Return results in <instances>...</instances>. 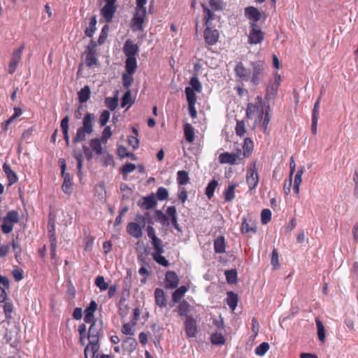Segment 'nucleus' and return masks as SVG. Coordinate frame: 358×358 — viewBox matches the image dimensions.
Segmentation results:
<instances>
[{
  "label": "nucleus",
  "mask_w": 358,
  "mask_h": 358,
  "mask_svg": "<svg viewBox=\"0 0 358 358\" xmlns=\"http://www.w3.org/2000/svg\"><path fill=\"white\" fill-rule=\"evenodd\" d=\"M245 180L248 185L249 191L255 189L257 187L259 177L256 167V162L251 163L248 166L246 172Z\"/></svg>",
  "instance_id": "4"
},
{
  "label": "nucleus",
  "mask_w": 358,
  "mask_h": 358,
  "mask_svg": "<svg viewBox=\"0 0 358 358\" xmlns=\"http://www.w3.org/2000/svg\"><path fill=\"white\" fill-rule=\"evenodd\" d=\"M133 74H129L126 72L122 75V84L124 88L127 90L129 89L134 82Z\"/></svg>",
  "instance_id": "54"
},
{
  "label": "nucleus",
  "mask_w": 358,
  "mask_h": 358,
  "mask_svg": "<svg viewBox=\"0 0 358 358\" xmlns=\"http://www.w3.org/2000/svg\"><path fill=\"white\" fill-rule=\"evenodd\" d=\"M234 73L237 80L248 82L250 77V69H248L242 62H238L234 66Z\"/></svg>",
  "instance_id": "8"
},
{
  "label": "nucleus",
  "mask_w": 358,
  "mask_h": 358,
  "mask_svg": "<svg viewBox=\"0 0 358 358\" xmlns=\"http://www.w3.org/2000/svg\"><path fill=\"white\" fill-rule=\"evenodd\" d=\"M280 76L278 73H276L274 76V80L268 83L266 88L267 96H273L277 94L280 84Z\"/></svg>",
  "instance_id": "17"
},
{
  "label": "nucleus",
  "mask_w": 358,
  "mask_h": 358,
  "mask_svg": "<svg viewBox=\"0 0 358 358\" xmlns=\"http://www.w3.org/2000/svg\"><path fill=\"white\" fill-rule=\"evenodd\" d=\"M188 290V288L186 286H180L177 288L172 294V300L174 303H178L180 301L181 299L184 296L185 294Z\"/></svg>",
  "instance_id": "31"
},
{
  "label": "nucleus",
  "mask_w": 358,
  "mask_h": 358,
  "mask_svg": "<svg viewBox=\"0 0 358 358\" xmlns=\"http://www.w3.org/2000/svg\"><path fill=\"white\" fill-rule=\"evenodd\" d=\"M97 309V303L95 301H91L89 306L85 310L84 321L85 323H91L93 321H98L94 319V312Z\"/></svg>",
  "instance_id": "16"
},
{
  "label": "nucleus",
  "mask_w": 358,
  "mask_h": 358,
  "mask_svg": "<svg viewBox=\"0 0 358 358\" xmlns=\"http://www.w3.org/2000/svg\"><path fill=\"white\" fill-rule=\"evenodd\" d=\"M156 196L159 201H165L169 197L168 190L164 187H159L156 193Z\"/></svg>",
  "instance_id": "60"
},
{
  "label": "nucleus",
  "mask_w": 358,
  "mask_h": 358,
  "mask_svg": "<svg viewBox=\"0 0 358 358\" xmlns=\"http://www.w3.org/2000/svg\"><path fill=\"white\" fill-rule=\"evenodd\" d=\"M102 141L100 138H92L90 141V148L96 155H101L103 153Z\"/></svg>",
  "instance_id": "25"
},
{
  "label": "nucleus",
  "mask_w": 358,
  "mask_h": 358,
  "mask_svg": "<svg viewBox=\"0 0 358 358\" xmlns=\"http://www.w3.org/2000/svg\"><path fill=\"white\" fill-rule=\"evenodd\" d=\"M210 341L213 345H222L225 343L226 339L222 333L215 332L212 334L210 336Z\"/></svg>",
  "instance_id": "38"
},
{
  "label": "nucleus",
  "mask_w": 358,
  "mask_h": 358,
  "mask_svg": "<svg viewBox=\"0 0 358 358\" xmlns=\"http://www.w3.org/2000/svg\"><path fill=\"white\" fill-rule=\"evenodd\" d=\"M226 244L224 236H220L214 241V250L216 253H224Z\"/></svg>",
  "instance_id": "30"
},
{
  "label": "nucleus",
  "mask_w": 358,
  "mask_h": 358,
  "mask_svg": "<svg viewBox=\"0 0 358 358\" xmlns=\"http://www.w3.org/2000/svg\"><path fill=\"white\" fill-rule=\"evenodd\" d=\"M134 103V99H133L131 96V92L129 89L127 90L126 92L124 94L123 97L122 99L121 106L124 108L127 104H129V107L131 106Z\"/></svg>",
  "instance_id": "44"
},
{
  "label": "nucleus",
  "mask_w": 358,
  "mask_h": 358,
  "mask_svg": "<svg viewBox=\"0 0 358 358\" xmlns=\"http://www.w3.org/2000/svg\"><path fill=\"white\" fill-rule=\"evenodd\" d=\"M184 135L186 141L188 143L194 142L195 138L194 128L189 123H186L184 125Z\"/></svg>",
  "instance_id": "33"
},
{
  "label": "nucleus",
  "mask_w": 358,
  "mask_h": 358,
  "mask_svg": "<svg viewBox=\"0 0 358 358\" xmlns=\"http://www.w3.org/2000/svg\"><path fill=\"white\" fill-rule=\"evenodd\" d=\"M69 117L68 115L65 116L61 121V129L62 131L64 138L68 145L69 144Z\"/></svg>",
  "instance_id": "28"
},
{
  "label": "nucleus",
  "mask_w": 358,
  "mask_h": 358,
  "mask_svg": "<svg viewBox=\"0 0 358 358\" xmlns=\"http://www.w3.org/2000/svg\"><path fill=\"white\" fill-rule=\"evenodd\" d=\"M108 31H109V27L108 25L107 24H105L102 29H101V31L100 33V35L99 36V39H98V44L99 45H102L105 43L107 37H108Z\"/></svg>",
  "instance_id": "59"
},
{
  "label": "nucleus",
  "mask_w": 358,
  "mask_h": 358,
  "mask_svg": "<svg viewBox=\"0 0 358 358\" xmlns=\"http://www.w3.org/2000/svg\"><path fill=\"white\" fill-rule=\"evenodd\" d=\"M90 89L88 85L85 86L83 87L78 92V99L80 103H85L87 102L90 98Z\"/></svg>",
  "instance_id": "35"
},
{
  "label": "nucleus",
  "mask_w": 358,
  "mask_h": 358,
  "mask_svg": "<svg viewBox=\"0 0 358 358\" xmlns=\"http://www.w3.org/2000/svg\"><path fill=\"white\" fill-rule=\"evenodd\" d=\"M117 154L120 158H126L129 157L133 160H136V157L135 155L132 152H128L126 147L121 145L117 148Z\"/></svg>",
  "instance_id": "42"
},
{
  "label": "nucleus",
  "mask_w": 358,
  "mask_h": 358,
  "mask_svg": "<svg viewBox=\"0 0 358 358\" xmlns=\"http://www.w3.org/2000/svg\"><path fill=\"white\" fill-rule=\"evenodd\" d=\"M123 52L127 57H136L138 53V47L131 40L128 39L123 46Z\"/></svg>",
  "instance_id": "13"
},
{
  "label": "nucleus",
  "mask_w": 358,
  "mask_h": 358,
  "mask_svg": "<svg viewBox=\"0 0 358 358\" xmlns=\"http://www.w3.org/2000/svg\"><path fill=\"white\" fill-rule=\"evenodd\" d=\"M264 38V33L262 31L259 25L255 23H251L250 25V31L248 35V43L250 44L261 43Z\"/></svg>",
  "instance_id": "7"
},
{
  "label": "nucleus",
  "mask_w": 358,
  "mask_h": 358,
  "mask_svg": "<svg viewBox=\"0 0 358 358\" xmlns=\"http://www.w3.org/2000/svg\"><path fill=\"white\" fill-rule=\"evenodd\" d=\"M2 168L8 179V186H11L18 181V176H17L16 173L11 169L10 165L8 163H4Z\"/></svg>",
  "instance_id": "19"
},
{
  "label": "nucleus",
  "mask_w": 358,
  "mask_h": 358,
  "mask_svg": "<svg viewBox=\"0 0 358 358\" xmlns=\"http://www.w3.org/2000/svg\"><path fill=\"white\" fill-rule=\"evenodd\" d=\"M14 224H15V223H13L12 222H9L6 219L3 218V222L1 226V231L5 234H10L13 229Z\"/></svg>",
  "instance_id": "53"
},
{
  "label": "nucleus",
  "mask_w": 358,
  "mask_h": 358,
  "mask_svg": "<svg viewBox=\"0 0 358 358\" xmlns=\"http://www.w3.org/2000/svg\"><path fill=\"white\" fill-rule=\"evenodd\" d=\"M146 17V10L136 8V13L131 20V27L134 31H142L143 24Z\"/></svg>",
  "instance_id": "9"
},
{
  "label": "nucleus",
  "mask_w": 358,
  "mask_h": 358,
  "mask_svg": "<svg viewBox=\"0 0 358 358\" xmlns=\"http://www.w3.org/2000/svg\"><path fill=\"white\" fill-rule=\"evenodd\" d=\"M203 10V21L206 29L203 31V38L206 45H213L219 39L220 34L217 29L210 27L211 21L214 20L215 15L205 4L201 5Z\"/></svg>",
  "instance_id": "1"
},
{
  "label": "nucleus",
  "mask_w": 358,
  "mask_h": 358,
  "mask_svg": "<svg viewBox=\"0 0 358 358\" xmlns=\"http://www.w3.org/2000/svg\"><path fill=\"white\" fill-rule=\"evenodd\" d=\"M85 62L87 66L91 68L98 64V59L94 52H85Z\"/></svg>",
  "instance_id": "37"
},
{
  "label": "nucleus",
  "mask_w": 358,
  "mask_h": 358,
  "mask_svg": "<svg viewBox=\"0 0 358 358\" xmlns=\"http://www.w3.org/2000/svg\"><path fill=\"white\" fill-rule=\"evenodd\" d=\"M3 218L6 219L9 222L17 224L19 222V213L17 210H10L6 213Z\"/></svg>",
  "instance_id": "58"
},
{
  "label": "nucleus",
  "mask_w": 358,
  "mask_h": 358,
  "mask_svg": "<svg viewBox=\"0 0 358 358\" xmlns=\"http://www.w3.org/2000/svg\"><path fill=\"white\" fill-rule=\"evenodd\" d=\"M62 176L64 178V182L62 185V189L65 194H71L73 186L71 176L69 173H66Z\"/></svg>",
  "instance_id": "26"
},
{
  "label": "nucleus",
  "mask_w": 358,
  "mask_h": 358,
  "mask_svg": "<svg viewBox=\"0 0 358 358\" xmlns=\"http://www.w3.org/2000/svg\"><path fill=\"white\" fill-rule=\"evenodd\" d=\"M136 169V165L131 163H127L123 165L122 167V174L124 180H126L128 174L135 171Z\"/></svg>",
  "instance_id": "51"
},
{
  "label": "nucleus",
  "mask_w": 358,
  "mask_h": 358,
  "mask_svg": "<svg viewBox=\"0 0 358 358\" xmlns=\"http://www.w3.org/2000/svg\"><path fill=\"white\" fill-rule=\"evenodd\" d=\"M189 84L191 85V88L193 89L194 91L201 92L202 90V85L198 78L196 73H194V76L190 78Z\"/></svg>",
  "instance_id": "45"
},
{
  "label": "nucleus",
  "mask_w": 358,
  "mask_h": 358,
  "mask_svg": "<svg viewBox=\"0 0 358 358\" xmlns=\"http://www.w3.org/2000/svg\"><path fill=\"white\" fill-rule=\"evenodd\" d=\"M244 14L245 17L249 20V24L251 23H255L261 19L262 13L260 11L254 6H248L244 10Z\"/></svg>",
  "instance_id": "12"
},
{
  "label": "nucleus",
  "mask_w": 358,
  "mask_h": 358,
  "mask_svg": "<svg viewBox=\"0 0 358 358\" xmlns=\"http://www.w3.org/2000/svg\"><path fill=\"white\" fill-rule=\"evenodd\" d=\"M209 6L211 8V11H220L222 10L225 3L223 0H209Z\"/></svg>",
  "instance_id": "43"
},
{
  "label": "nucleus",
  "mask_w": 358,
  "mask_h": 358,
  "mask_svg": "<svg viewBox=\"0 0 358 358\" xmlns=\"http://www.w3.org/2000/svg\"><path fill=\"white\" fill-rule=\"evenodd\" d=\"M270 345L266 342H263L257 347H256L255 350V352L257 355L262 357L264 356L269 350Z\"/></svg>",
  "instance_id": "48"
},
{
  "label": "nucleus",
  "mask_w": 358,
  "mask_h": 358,
  "mask_svg": "<svg viewBox=\"0 0 358 358\" xmlns=\"http://www.w3.org/2000/svg\"><path fill=\"white\" fill-rule=\"evenodd\" d=\"M155 300L156 304L160 308L166 306V299L163 289L157 288L155 290Z\"/></svg>",
  "instance_id": "24"
},
{
  "label": "nucleus",
  "mask_w": 358,
  "mask_h": 358,
  "mask_svg": "<svg viewBox=\"0 0 358 358\" xmlns=\"http://www.w3.org/2000/svg\"><path fill=\"white\" fill-rule=\"evenodd\" d=\"M271 264L275 269L280 266L278 252L276 248H273L272 251Z\"/></svg>",
  "instance_id": "64"
},
{
  "label": "nucleus",
  "mask_w": 358,
  "mask_h": 358,
  "mask_svg": "<svg viewBox=\"0 0 358 358\" xmlns=\"http://www.w3.org/2000/svg\"><path fill=\"white\" fill-rule=\"evenodd\" d=\"M163 252H153L152 257L153 259L159 264L167 267L169 266V261L162 255Z\"/></svg>",
  "instance_id": "47"
},
{
  "label": "nucleus",
  "mask_w": 358,
  "mask_h": 358,
  "mask_svg": "<svg viewBox=\"0 0 358 358\" xmlns=\"http://www.w3.org/2000/svg\"><path fill=\"white\" fill-rule=\"evenodd\" d=\"M236 134L239 136H243L246 133L245 124L243 120H237L236 125Z\"/></svg>",
  "instance_id": "56"
},
{
  "label": "nucleus",
  "mask_w": 358,
  "mask_h": 358,
  "mask_svg": "<svg viewBox=\"0 0 358 358\" xmlns=\"http://www.w3.org/2000/svg\"><path fill=\"white\" fill-rule=\"evenodd\" d=\"M185 331L187 338H194L198 332L196 320L192 317H187L184 321Z\"/></svg>",
  "instance_id": "10"
},
{
  "label": "nucleus",
  "mask_w": 358,
  "mask_h": 358,
  "mask_svg": "<svg viewBox=\"0 0 358 358\" xmlns=\"http://www.w3.org/2000/svg\"><path fill=\"white\" fill-rule=\"evenodd\" d=\"M127 231L136 238H140L143 236L142 228L136 222H129L127 226Z\"/></svg>",
  "instance_id": "20"
},
{
  "label": "nucleus",
  "mask_w": 358,
  "mask_h": 358,
  "mask_svg": "<svg viewBox=\"0 0 358 358\" xmlns=\"http://www.w3.org/2000/svg\"><path fill=\"white\" fill-rule=\"evenodd\" d=\"M126 72L134 74L137 69L136 57H127L125 61Z\"/></svg>",
  "instance_id": "29"
},
{
  "label": "nucleus",
  "mask_w": 358,
  "mask_h": 358,
  "mask_svg": "<svg viewBox=\"0 0 358 358\" xmlns=\"http://www.w3.org/2000/svg\"><path fill=\"white\" fill-rule=\"evenodd\" d=\"M117 0H104L105 5L100 10L101 17L107 23L112 22L117 6L115 5Z\"/></svg>",
  "instance_id": "5"
},
{
  "label": "nucleus",
  "mask_w": 358,
  "mask_h": 358,
  "mask_svg": "<svg viewBox=\"0 0 358 358\" xmlns=\"http://www.w3.org/2000/svg\"><path fill=\"white\" fill-rule=\"evenodd\" d=\"M257 231L255 222L252 219L244 218L241 224V232L243 234H255Z\"/></svg>",
  "instance_id": "18"
},
{
  "label": "nucleus",
  "mask_w": 358,
  "mask_h": 358,
  "mask_svg": "<svg viewBox=\"0 0 358 358\" xmlns=\"http://www.w3.org/2000/svg\"><path fill=\"white\" fill-rule=\"evenodd\" d=\"M188 104H195L196 102V96L193 89L187 87L185 90Z\"/></svg>",
  "instance_id": "49"
},
{
  "label": "nucleus",
  "mask_w": 358,
  "mask_h": 358,
  "mask_svg": "<svg viewBox=\"0 0 358 358\" xmlns=\"http://www.w3.org/2000/svg\"><path fill=\"white\" fill-rule=\"evenodd\" d=\"M99 344L90 343L85 349V358H99Z\"/></svg>",
  "instance_id": "21"
},
{
  "label": "nucleus",
  "mask_w": 358,
  "mask_h": 358,
  "mask_svg": "<svg viewBox=\"0 0 358 358\" xmlns=\"http://www.w3.org/2000/svg\"><path fill=\"white\" fill-rule=\"evenodd\" d=\"M14 310V306L11 301H6L3 305V313L6 319H11V313Z\"/></svg>",
  "instance_id": "57"
},
{
  "label": "nucleus",
  "mask_w": 358,
  "mask_h": 358,
  "mask_svg": "<svg viewBox=\"0 0 358 358\" xmlns=\"http://www.w3.org/2000/svg\"><path fill=\"white\" fill-rule=\"evenodd\" d=\"M253 148H254L253 141L250 138H245L244 140L243 146V157H249L253 150Z\"/></svg>",
  "instance_id": "36"
},
{
  "label": "nucleus",
  "mask_w": 358,
  "mask_h": 358,
  "mask_svg": "<svg viewBox=\"0 0 358 358\" xmlns=\"http://www.w3.org/2000/svg\"><path fill=\"white\" fill-rule=\"evenodd\" d=\"M12 275L15 280L19 282L24 278V271L21 268L15 266L12 271Z\"/></svg>",
  "instance_id": "63"
},
{
  "label": "nucleus",
  "mask_w": 358,
  "mask_h": 358,
  "mask_svg": "<svg viewBox=\"0 0 358 358\" xmlns=\"http://www.w3.org/2000/svg\"><path fill=\"white\" fill-rule=\"evenodd\" d=\"M238 184H231L224 191V197L226 202H230L235 198V189Z\"/></svg>",
  "instance_id": "32"
},
{
  "label": "nucleus",
  "mask_w": 358,
  "mask_h": 358,
  "mask_svg": "<svg viewBox=\"0 0 358 358\" xmlns=\"http://www.w3.org/2000/svg\"><path fill=\"white\" fill-rule=\"evenodd\" d=\"M191 309V305L187 301L182 300L180 301L178 306V313L180 317H185L186 319L187 317H192V315H188Z\"/></svg>",
  "instance_id": "23"
},
{
  "label": "nucleus",
  "mask_w": 358,
  "mask_h": 358,
  "mask_svg": "<svg viewBox=\"0 0 358 358\" xmlns=\"http://www.w3.org/2000/svg\"><path fill=\"white\" fill-rule=\"evenodd\" d=\"M24 48V45H22L21 47L13 51L12 57L8 65L9 73L12 74L16 71L17 65L21 61L22 54Z\"/></svg>",
  "instance_id": "11"
},
{
  "label": "nucleus",
  "mask_w": 358,
  "mask_h": 358,
  "mask_svg": "<svg viewBox=\"0 0 358 358\" xmlns=\"http://www.w3.org/2000/svg\"><path fill=\"white\" fill-rule=\"evenodd\" d=\"M227 303L229 306V308L234 310L237 306L238 298V295L235 294L234 292L230 291L227 292Z\"/></svg>",
  "instance_id": "34"
},
{
  "label": "nucleus",
  "mask_w": 358,
  "mask_h": 358,
  "mask_svg": "<svg viewBox=\"0 0 358 358\" xmlns=\"http://www.w3.org/2000/svg\"><path fill=\"white\" fill-rule=\"evenodd\" d=\"M95 116L94 114L87 113L83 120V126L78 129L75 136L73 138L74 143L84 141L86 139V134H91L94 131V123Z\"/></svg>",
  "instance_id": "2"
},
{
  "label": "nucleus",
  "mask_w": 358,
  "mask_h": 358,
  "mask_svg": "<svg viewBox=\"0 0 358 358\" xmlns=\"http://www.w3.org/2000/svg\"><path fill=\"white\" fill-rule=\"evenodd\" d=\"M138 205L143 209L149 210L153 208L157 205V201L153 194L143 197V201L138 202Z\"/></svg>",
  "instance_id": "22"
},
{
  "label": "nucleus",
  "mask_w": 358,
  "mask_h": 358,
  "mask_svg": "<svg viewBox=\"0 0 358 358\" xmlns=\"http://www.w3.org/2000/svg\"><path fill=\"white\" fill-rule=\"evenodd\" d=\"M250 66V77L249 80H250L253 85H258L266 75L264 64L263 62L258 60L252 62Z\"/></svg>",
  "instance_id": "3"
},
{
  "label": "nucleus",
  "mask_w": 358,
  "mask_h": 358,
  "mask_svg": "<svg viewBox=\"0 0 358 358\" xmlns=\"http://www.w3.org/2000/svg\"><path fill=\"white\" fill-rule=\"evenodd\" d=\"M48 231L50 239V243H57V238L55 233V227L53 222H48Z\"/></svg>",
  "instance_id": "50"
},
{
  "label": "nucleus",
  "mask_w": 358,
  "mask_h": 358,
  "mask_svg": "<svg viewBox=\"0 0 358 358\" xmlns=\"http://www.w3.org/2000/svg\"><path fill=\"white\" fill-rule=\"evenodd\" d=\"M219 162L221 164H228L230 165L237 164V159L241 160L243 158L239 157L237 154H233L228 152H223L219 155Z\"/></svg>",
  "instance_id": "14"
},
{
  "label": "nucleus",
  "mask_w": 358,
  "mask_h": 358,
  "mask_svg": "<svg viewBox=\"0 0 358 358\" xmlns=\"http://www.w3.org/2000/svg\"><path fill=\"white\" fill-rule=\"evenodd\" d=\"M224 274L229 284H234L237 282V271L236 269L225 271Z\"/></svg>",
  "instance_id": "46"
},
{
  "label": "nucleus",
  "mask_w": 358,
  "mask_h": 358,
  "mask_svg": "<svg viewBox=\"0 0 358 358\" xmlns=\"http://www.w3.org/2000/svg\"><path fill=\"white\" fill-rule=\"evenodd\" d=\"M117 98L106 97L105 99V104L110 110H114L117 106Z\"/></svg>",
  "instance_id": "62"
},
{
  "label": "nucleus",
  "mask_w": 358,
  "mask_h": 358,
  "mask_svg": "<svg viewBox=\"0 0 358 358\" xmlns=\"http://www.w3.org/2000/svg\"><path fill=\"white\" fill-rule=\"evenodd\" d=\"M91 325L88 330L89 343L99 344L101 334L103 329V323L101 320L91 322Z\"/></svg>",
  "instance_id": "6"
},
{
  "label": "nucleus",
  "mask_w": 358,
  "mask_h": 358,
  "mask_svg": "<svg viewBox=\"0 0 358 358\" xmlns=\"http://www.w3.org/2000/svg\"><path fill=\"white\" fill-rule=\"evenodd\" d=\"M152 245L155 249L154 252H164L162 241L158 237L152 240Z\"/></svg>",
  "instance_id": "61"
},
{
  "label": "nucleus",
  "mask_w": 358,
  "mask_h": 358,
  "mask_svg": "<svg viewBox=\"0 0 358 358\" xmlns=\"http://www.w3.org/2000/svg\"><path fill=\"white\" fill-rule=\"evenodd\" d=\"M217 185L218 182L215 179H213L208 182L205 192V194L208 199H210L211 198H213L215 189L217 187Z\"/></svg>",
  "instance_id": "39"
},
{
  "label": "nucleus",
  "mask_w": 358,
  "mask_h": 358,
  "mask_svg": "<svg viewBox=\"0 0 358 358\" xmlns=\"http://www.w3.org/2000/svg\"><path fill=\"white\" fill-rule=\"evenodd\" d=\"M94 284L101 291H105L108 288V284L105 282L104 278L102 275H99L96 278Z\"/></svg>",
  "instance_id": "55"
},
{
  "label": "nucleus",
  "mask_w": 358,
  "mask_h": 358,
  "mask_svg": "<svg viewBox=\"0 0 358 358\" xmlns=\"http://www.w3.org/2000/svg\"><path fill=\"white\" fill-rule=\"evenodd\" d=\"M315 323H316L317 329L318 339L320 341L324 342L325 340V329H324V324H323L322 322L318 318H317L315 320Z\"/></svg>",
  "instance_id": "41"
},
{
  "label": "nucleus",
  "mask_w": 358,
  "mask_h": 358,
  "mask_svg": "<svg viewBox=\"0 0 358 358\" xmlns=\"http://www.w3.org/2000/svg\"><path fill=\"white\" fill-rule=\"evenodd\" d=\"M166 288L174 289L179 284V278L175 271H169L165 274Z\"/></svg>",
  "instance_id": "15"
},
{
  "label": "nucleus",
  "mask_w": 358,
  "mask_h": 358,
  "mask_svg": "<svg viewBox=\"0 0 358 358\" xmlns=\"http://www.w3.org/2000/svg\"><path fill=\"white\" fill-rule=\"evenodd\" d=\"M96 23H97L96 16L93 15L90 19L89 26L85 30V34L87 37L92 38L93 36L94 32L96 30Z\"/></svg>",
  "instance_id": "27"
},
{
  "label": "nucleus",
  "mask_w": 358,
  "mask_h": 358,
  "mask_svg": "<svg viewBox=\"0 0 358 358\" xmlns=\"http://www.w3.org/2000/svg\"><path fill=\"white\" fill-rule=\"evenodd\" d=\"M177 182L179 185H184L189 182L188 173L185 171H178L177 173Z\"/></svg>",
  "instance_id": "40"
},
{
  "label": "nucleus",
  "mask_w": 358,
  "mask_h": 358,
  "mask_svg": "<svg viewBox=\"0 0 358 358\" xmlns=\"http://www.w3.org/2000/svg\"><path fill=\"white\" fill-rule=\"evenodd\" d=\"M73 157L77 162L78 175L80 178L83 168V155L80 151H75Z\"/></svg>",
  "instance_id": "52"
}]
</instances>
